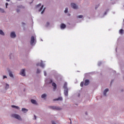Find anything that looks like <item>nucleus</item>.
I'll return each instance as SVG.
<instances>
[{
	"instance_id": "nucleus-1",
	"label": "nucleus",
	"mask_w": 124,
	"mask_h": 124,
	"mask_svg": "<svg viewBox=\"0 0 124 124\" xmlns=\"http://www.w3.org/2000/svg\"><path fill=\"white\" fill-rule=\"evenodd\" d=\"M12 117L13 118H15V119H16L17 120H18L19 121H22V119L21 118V116H20L18 114H12Z\"/></svg>"
},
{
	"instance_id": "nucleus-2",
	"label": "nucleus",
	"mask_w": 124,
	"mask_h": 124,
	"mask_svg": "<svg viewBox=\"0 0 124 124\" xmlns=\"http://www.w3.org/2000/svg\"><path fill=\"white\" fill-rule=\"evenodd\" d=\"M49 108L52 109V110H62V108L59 107H57L56 106H51L49 107Z\"/></svg>"
},
{
	"instance_id": "nucleus-3",
	"label": "nucleus",
	"mask_w": 124,
	"mask_h": 124,
	"mask_svg": "<svg viewBox=\"0 0 124 124\" xmlns=\"http://www.w3.org/2000/svg\"><path fill=\"white\" fill-rule=\"evenodd\" d=\"M71 6L74 9H77L78 8V6L75 4V3H72L71 4Z\"/></svg>"
},
{
	"instance_id": "nucleus-4",
	"label": "nucleus",
	"mask_w": 124,
	"mask_h": 124,
	"mask_svg": "<svg viewBox=\"0 0 124 124\" xmlns=\"http://www.w3.org/2000/svg\"><path fill=\"white\" fill-rule=\"evenodd\" d=\"M20 75H21V76H26V73H25V69H23L21 71Z\"/></svg>"
},
{
	"instance_id": "nucleus-5",
	"label": "nucleus",
	"mask_w": 124,
	"mask_h": 124,
	"mask_svg": "<svg viewBox=\"0 0 124 124\" xmlns=\"http://www.w3.org/2000/svg\"><path fill=\"white\" fill-rule=\"evenodd\" d=\"M31 45H32L33 43H34V37L33 36H32L31 37Z\"/></svg>"
},
{
	"instance_id": "nucleus-6",
	"label": "nucleus",
	"mask_w": 124,
	"mask_h": 124,
	"mask_svg": "<svg viewBox=\"0 0 124 124\" xmlns=\"http://www.w3.org/2000/svg\"><path fill=\"white\" fill-rule=\"evenodd\" d=\"M10 36L12 37V38L16 37V34H15V32H12Z\"/></svg>"
},
{
	"instance_id": "nucleus-7",
	"label": "nucleus",
	"mask_w": 124,
	"mask_h": 124,
	"mask_svg": "<svg viewBox=\"0 0 124 124\" xmlns=\"http://www.w3.org/2000/svg\"><path fill=\"white\" fill-rule=\"evenodd\" d=\"M65 28H66V25H65V24L62 23L61 25V29H62V30H63L64 29H65Z\"/></svg>"
},
{
	"instance_id": "nucleus-8",
	"label": "nucleus",
	"mask_w": 124,
	"mask_h": 124,
	"mask_svg": "<svg viewBox=\"0 0 124 124\" xmlns=\"http://www.w3.org/2000/svg\"><path fill=\"white\" fill-rule=\"evenodd\" d=\"M64 94L66 96H67V95H68V89H64Z\"/></svg>"
},
{
	"instance_id": "nucleus-9",
	"label": "nucleus",
	"mask_w": 124,
	"mask_h": 124,
	"mask_svg": "<svg viewBox=\"0 0 124 124\" xmlns=\"http://www.w3.org/2000/svg\"><path fill=\"white\" fill-rule=\"evenodd\" d=\"M89 84H90V80H89V79L85 80V83H84V86H88Z\"/></svg>"
},
{
	"instance_id": "nucleus-10",
	"label": "nucleus",
	"mask_w": 124,
	"mask_h": 124,
	"mask_svg": "<svg viewBox=\"0 0 124 124\" xmlns=\"http://www.w3.org/2000/svg\"><path fill=\"white\" fill-rule=\"evenodd\" d=\"M63 88V89H64V90H68V89L67 88V83L65 82L64 83Z\"/></svg>"
},
{
	"instance_id": "nucleus-11",
	"label": "nucleus",
	"mask_w": 124,
	"mask_h": 124,
	"mask_svg": "<svg viewBox=\"0 0 124 124\" xmlns=\"http://www.w3.org/2000/svg\"><path fill=\"white\" fill-rule=\"evenodd\" d=\"M37 66H38L39 65H40L41 67H44V64L43 63H38L36 64Z\"/></svg>"
},
{
	"instance_id": "nucleus-12",
	"label": "nucleus",
	"mask_w": 124,
	"mask_h": 124,
	"mask_svg": "<svg viewBox=\"0 0 124 124\" xmlns=\"http://www.w3.org/2000/svg\"><path fill=\"white\" fill-rule=\"evenodd\" d=\"M52 86L53 87V90H56L57 89V84H56L55 82L52 83Z\"/></svg>"
},
{
	"instance_id": "nucleus-13",
	"label": "nucleus",
	"mask_w": 124,
	"mask_h": 124,
	"mask_svg": "<svg viewBox=\"0 0 124 124\" xmlns=\"http://www.w3.org/2000/svg\"><path fill=\"white\" fill-rule=\"evenodd\" d=\"M57 100L62 101V97H59L58 98L53 99V101H56Z\"/></svg>"
},
{
	"instance_id": "nucleus-14",
	"label": "nucleus",
	"mask_w": 124,
	"mask_h": 124,
	"mask_svg": "<svg viewBox=\"0 0 124 124\" xmlns=\"http://www.w3.org/2000/svg\"><path fill=\"white\" fill-rule=\"evenodd\" d=\"M109 89H106L105 90V91H104V95H105V96H106V93H107V92H108Z\"/></svg>"
},
{
	"instance_id": "nucleus-15",
	"label": "nucleus",
	"mask_w": 124,
	"mask_h": 124,
	"mask_svg": "<svg viewBox=\"0 0 124 124\" xmlns=\"http://www.w3.org/2000/svg\"><path fill=\"white\" fill-rule=\"evenodd\" d=\"M22 111L24 113H27V112H28V109H27L26 108H22Z\"/></svg>"
},
{
	"instance_id": "nucleus-16",
	"label": "nucleus",
	"mask_w": 124,
	"mask_h": 124,
	"mask_svg": "<svg viewBox=\"0 0 124 124\" xmlns=\"http://www.w3.org/2000/svg\"><path fill=\"white\" fill-rule=\"evenodd\" d=\"M31 102L32 104H36V101L33 99H31Z\"/></svg>"
},
{
	"instance_id": "nucleus-17",
	"label": "nucleus",
	"mask_w": 124,
	"mask_h": 124,
	"mask_svg": "<svg viewBox=\"0 0 124 124\" xmlns=\"http://www.w3.org/2000/svg\"><path fill=\"white\" fill-rule=\"evenodd\" d=\"M12 108H15L16 109H20V108H19V107L14 106V105L12 106Z\"/></svg>"
},
{
	"instance_id": "nucleus-18",
	"label": "nucleus",
	"mask_w": 124,
	"mask_h": 124,
	"mask_svg": "<svg viewBox=\"0 0 124 124\" xmlns=\"http://www.w3.org/2000/svg\"><path fill=\"white\" fill-rule=\"evenodd\" d=\"M47 96V95L46 94H43L41 96L42 98H45Z\"/></svg>"
},
{
	"instance_id": "nucleus-19",
	"label": "nucleus",
	"mask_w": 124,
	"mask_h": 124,
	"mask_svg": "<svg viewBox=\"0 0 124 124\" xmlns=\"http://www.w3.org/2000/svg\"><path fill=\"white\" fill-rule=\"evenodd\" d=\"M0 34H1V35H4V32H3L2 30H0Z\"/></svg>"
},
{
	"instance_id": "nucleus-20",
	"label": "nucleus",
	"mask_w": 124,
	"mask_h": 124,
	"mask_svg": "<svg viewBox=\"0 0 124 124\" xmlns=\"http://www.w3.org/2000/svg\"><path fill=\"white\" fill-rule=\"evenodd\" d=\"M119 32H120V33H121V34H123V33H124V30L121 29L119 31Z\"/></svg>"
},
{
	"instance_id": "nucleus-21",
	"label": "nucleus",
	"mask_w": 124,
	"mask_h": 124,
	"mask_svg": "<svg viewBox=\"0 0 124 124\" xmlns=\"http://www.w3.org/2000/svg\"><path fill=\"white\" fill-rule=\"evenodd\" d=\"M0 12H1V13H4V10L0 8Z\"/></svg>"
},
{
	"instance_id": "nucleus-22",
	"label": "nucleus",
	"mask_w": 124,
	"mask_h": 124,
	"mask_svg": "<svg viewBox=\"0 0 124 124\" xmlns=\"http://www.w3.org/2000/svg\"><path fill=\"white\" fill-rule=\"evenodd\" d=\"M9 76L10 77H13V74H12V72H9Z\"/></svg>"
},
{
	"instance_id": "nucleus-23",
	"label": "nucleus",
	"mask_w": 124,
	"mask_h": 124,
	"mask_svg": "<svg viewBox=\"0 0 124 124\" xmlns=\"http://www.w3.org/2000/svg\"><path fill=\"white\" fill-rule=\"evenodd\" d=\"M9 85L6 84V87H5L6 90H7V89H9Z\"/></svg>"
},
{
	"instance_id": "nucleus-24",
	"label": "nucleus",
	"mask_w": 124,
	"mask_h": 124,
	"mask_svg": "<svg viewBox=\"0 0 124 124\" xmlns=\"http://www.w3.org/2000/svg\"><path fill=\"white\" fill-rule=\"evenodd\" d=\"M44 6L42 5V7L40 8V9L39 10V12H40V11H41V10H42V9H43Z\"/></svg>"
},
{
	"instance_id": "nucleus-25",
	"label": "nucleus",
	"mask_w": 124,
	"mask_h": 124,
	"mask_svg": "<svg viewBox=\"0 0 124 124\" xmlns=\"http://www.w3.org/2000/svg\"><path fill=\"white\" fill-rule=\"evenodd\" d=\"M68 11V9L67 8H66L64 11V12L65 13H67V12Z\"/></svg>"
},
{
	"instance_id": "nucleus-26",
	"label": "nucleus",
	"mask_w": 124,
	"mask_h": 124,
	"mask_svg": "<svg viewBox=\"0 0 124 124\" xmlns=\"http://www.w3.org/2000/svg\"><path fill=\"white\" fill-rule=\"evenodd\" d=\"M84 86V82H81L80 83V87H83Z\"/></svg>"
},
{
	"instance_id": "nucleus-27",
	"label": "nucleus",
	"mask_w": 124,
	"mask_h": 124,
	"mask_svg": "<svg viewBox=\"0 0 124 124\" xmlns=\"http://www.w3.org/2000/svg\"><path fill=\"white\" fill-rule=\"evenodd\" d=\"M78 18H83V16L82 15H79L78 16Z\"/></svg>"
},
{
	"instance_id": "nucleus-28",
	"label": "nucleus",
	"mask_w": 124,
	"mask_h": 124,
	"mask_svg": "<svg viewBox=\"0 0 124 124\" xmlns=\"http://www.w3.org/2000/svg\"><path fill=\"white\" fill-rule=\"evenodd\" d=\"M37 73H40V70L37 69Z\"/></svg>"
},
{
	"instance_id": "nucleus-29",
	"label": "nucleus",
	"mask_w": 124,
	"mask_h": 124,
	"mask_svg": "<svg viewBox=\"0 0 124 124\" xmlns=\"http://www.w3.org/2000/svg\"><path fill=\"white\" fill-rule=\"evenodd\" d=\"M44 74L45 76H46L47 73H46V71L44 72Z\"/></svg>"
},
{
	"instance_id": "nucleus-30",
	"label": "nucleus",
	"mask_w": 124,
	"mask_h": 124,
	"mask_svg": "<svg viewBox=\"0 0 124 124\" xmlns=\"http://www.w3.org/2000/svg\"><path fill=\"white\" fill-rule=\"evenodd\" d=\"M44 11H45V8L44 9L43 11L41 12V14H43V13H44Z\"/></svg>"
},
{
	"instance_id": "nucleus-31",
	"label": "nucleus",
	"mask_w": 124,
	"mask_h": 124,
	"mask_svg": "<svg viewBox=\"0 0 124 124\" xmlns=\"http://www.w3.org/2000/svg\"><path fill=\"white\" fill-rule=\"evenodd\" d=\"M39 6H41V4L40 3L38 5H37V7H39Z\"/></svg>"
},
{
	"instance_id": "nucleus-32",
	"label": "nucleus",
	"mask_w": 124,
	"mask_h": 124,
	"mask_svg": "<svg viewBox=\"0 0 124 124\" xmlns=\"http://www.w3.org/2000/svg\"><path fill=\"white\" fill-rule=\"evenodd\" d=\"M5 78H7V77H6V76H3V78L5 79Z\"/></svg>"
},
{
	"instance_id": "nucleus-33",
	"label": "nucleus",
	"mask_w": 124,
	"mask_h": 124,
	"mask_svg": "<svg viewBox=\"0 0 124 124\" xmlns=\"http://www.w3.org/2000/svg\"><path fill=\"white\" fill-rule=\"evenodd\" d=\"M16 11H17V12L18 13V12H20V10H19L18 9H17V10H16Z\"/></svg>"
},
{
	"instance_id": "nucleus-34",
	"label": "nucleus",
	"mask_w": 124,
	"mask_h": 124,
	"mask_svg": "<svg viewBox=\"0 0 124 124\" xmlns=\"http://www.w3.org/2000/svg\"><path fill=\"white\" fill-rule=\"evenodd\" d=\"M35 120H36V116L34 115Z\"/></svg>"
},
{
	"instance_id": "nucleus-35",
	"label": "nucleus",
	"mask_w": 124,
	"mask_h": 124,
	"mask_svg": "<svg viewBox=\"0 0 124 124\" xmlns=\"http://www.w3.org/2000/svg\"><path fill=\"white\" fill-rule=\"evenodd\" d=\"M8 5V3H6V6H7Z\"/></svg>"
},
{
	"instance_id": "nucleus-36",
	"label": "nucleus",
	"mask_w": 124,
	"mask_h": 124,
	"mask_svg": "<svg viewBox=\"0 0 124 124\" xmlns=\"http://www.w3.org/2000/svg\"><path fill=\"white\" fill-rule=\"evenodd\" d=\"M52 82H53V80H52V79H51L50 83H52Z\"/></svg>"
},
{
	"instance_id": "nucleus-37",
	"label": "nucleus",
	"mask_w": 124,
	"mask_h": 124,
	"mask_svg": "<svg viewBox=\"0 0 124 124\" xmlns=\"http://www.w3.org/2000/svg\"><path fill=\"white\" fill-rule=\"evenodd\" d=\"M7 1H10V0H6Z\"/></svg>"
},
{
	"instance_id": "nucleus-38",
	"label": "nucleus",
	"mask_w": 124,
	"mask_h": 124,
	"mask_svg": "<svg viewBox=\"0 0 124 124\" xmlns=\"http://www.w3.org/2000/svg\"><path fill=\"white\" fill-rule=\"evenodd\" d=\"M46 24H47V25H49V22H47Z\"/></svg>"
},
{
	"instance_id": "nucleus-39",
	"label": "nucleus",
	"mask_w": 124,
	"mask_h": 124,
	"mask_svg": "<svg viewBox=\"0 0 124 124\" xmlns=\"http://www.w3.org/2000/svg\"><path fill=\"white\" fill-rule=\"evenodd\" d=\"M86 115H88V113L87 112H86Z\"/></svg>"
},
{
	"instance_id": "nucleus-40",
	"label": "nucleus",
	"mask_w": 124,
	"mask_h": 124,
	"mask_svg": "<svg viewBox=\"0 0 124 124\" xmlns=\"http://www.w3.org/2000/svg\"><path fill=\"white\" fill-rule=\"evenodd\" d=\"M6 8H7V6H6Z\"/></svg>"
},
{
	"instance_id": "nucleus-41",
	"label": "nucleus",
	"mask_w": 124,
	"mask_h": 124,
	"mask_svg": "<svg viewBox=\"0 0 124 124\" xmlns=\"http://www.w3.org/2000/svg\"><path fill=\"white\" fill-rule=\"evenodd\" d=\"M97 8V7H95V9H96Z\"/></svg>"
}]
</instances>
